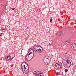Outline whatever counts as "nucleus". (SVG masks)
Here are the masks:
<instances>
[{
  "label": "nucleus",
  "instance_id": "23",
  "mask_svg": "<svg viewBox=\"0 0 76 76\" xmlns=\"http://www.w3.org/2000/svg\"><path fill=\"white\" fill-rule=\"evenodd\" d=\"M2 34H3L0 33V36H1V35H2Z\"/></svg>",
  "mask_w": 76,
  "mask_h": 76
},
{
  "label": "nucleus",
  "instance_id": "10",
  "mask_svg": "<svg viewBox=\"0 0 76 76\" xmlns=\"http://www.w3.org/2000/svg\"><path fill=\"white\" fill-rule=\"evenodd\" d=\"M67 60L65 59H64L63 60V63L64 64V65H66V63H67Z\"/></svg>",
  "mask_w": 76,
  "mask_h": 76
},
{
  "label": "nucleus",
  "instance_id": "15",
  "mask_svg": "<svg viewBox=\"0 0 76 76\" xmlns=\"http://www.w3.org/2000/svg\"><path fill=\"white\" fill-rule=\"evenodd\" d=\"M69 64H67V63H66V64H65L66 66V67H69Z\"/></svg>",
  "mask_w": 76,
  "mask_h": 76
},
{
  "label": "nucleus",
  "instance_id": "8",
  "mask_svg": "<svg viewBox=\"0 0 76 76\" xmlns=\"http://www.w3.org/2000/svg\"><path fill=\"white\" fill-rule=\"evenodd\" d=\"M71 47L72 49L74 51H76V44L75 43H73L72 44H71Z\"/></svg>",
  "mask_w": 76,
  "mask_h": 76
},
{
  "label": "nucleus",
  "instance_id": "9",
  "mask_svg": "<svg viewBox=\"0 0 76 76\" xmlns=\"http://www.w3.org/2000/svg\"><path fill=\"white\" fill-rule=\"evenodd\" d=\"M7 57L8 58V60L9 61L11 60H12V59H13L14 57H15V56H13V55H12V56H11L10 55L8 56Z\"/></svg>",
  "mask_w": 76,
  "mask_h": 76
},
{
  "label": "nucleus",
  "instance_id": "13",
  "mask_svg": "<svg viewBox=\"0 0 76 76\" xmlns=\"http://www.w3.org/2000/svg\"><path fill=\"white\" fill-rule=\"evenodd\" d=\"M8 58L7 56L4 58V60L6 61H9V60H8Z\"/></svg>",
  "mask_w": 76,
  "mask_h": 76
},
{
  "label": "nucleus",
  "instance_id": "19",
  "mask_svg": "<svg viewBox=\"0 0 76 76\" xmlns=\"http://www.w3.org/2000/svg\"><path fill=\"white\" fill-rule=\"evenodd\" d=\"M50 22H53V19H50Z\"/></svg>",
  "mask_w": 76,
  "mask_h": 76
},
{
  "label": "nucleus",
  "instance_id": "17",
  "mask_svg": "<svg viewBox=\"0 0 76 76\" xmlns=\"http://www.w3.org/2000/svg\"><path fill=\"white\" fill-rule=\"evenodd\" d=\"M4 31H6V29L3 28L1 29V31L2 32H4Z\"/></svg>",
  "mask_w": 76,
  "mask_h": 76
},
{
  "label": "nucleus",
  "instance_id": "20",
  "mask_svg": "<svg viewBox=\"0 0 76 76\" xmlns=\"http://www.w3.org/2000/svg\"><path fill=\"white\" fill-rule=\"evenodd\" d=\"M12 10H15L16 9L15 8H12L11 9Z\"/></svg>",
  "mask_w": 76,
  "mask_h": 76
},
{
  "label": "nucleus",
  "instance_id": "21",
  "mask_svg": "<svg viewBox=\"0 0 76 76\" xmlns=\"http://www.w3.org/2000/svg\"><path fill=\"white\" fill-rule=\"evenodd\" d=\"M74 64L72 63V64L70 65V66H73V65Z\"/></svg>",
  "mask_w": 76,
  "mask_h": 76
},
{
  "label": "nucleus",
  "instance_id": "3",
  "mask_svg": "<svg viewBox=\"0 0 76 76\" xmlns=\"http://www.w3.org/2000/svg\"><path fill=\"white\" fill-rule=\"evenodd\" d=\"M34 49L35 51L39 53V54L40 55H41V53L43 51V49L42 48V47L39 45H36L34 46Z\"/></svg>",
  "mask_w": 76,
  "mask_h": 76
},
{
  "label": "nucleus",
  "instance_id": "5",
  "mask_svg": "<svg viewBox=\"0 0 76 76\" xmlns=\"http://www.w3.org/2000/svg\"><path fill=\"white\" fill-rule=\"evenodd\" d=\"M55 66L57 67L58 69H60V68H62V67H63V65H62L61 63L58 62L56 64Z\"/></svg>",
  "mask_w": 76,
  "mask_h": 76
},
{
  "label": "nucleus",
  "instance_id": "12",
  "mask_svg": "<svg viewBox=\"0 0 76 76\" xmlns=\"http://www.w3.org/2000/svg\"><path fill=\"white\" fill-rule=\"evenodd\" d=\"M57 36H61L62 35V30H61L60 32L57 34Z\"/></svg>",
  "mask_w": 76,
  "mask_h": 76
},
{
  "label": "nucleus",
  "instance_id": "14",
  "mask_svg": "<svg viewBox=\"0 0 76 76\" xmlns=\"http://www.w3.org/2000/svg\"><path fill=\"white\" fill-rule=\"evenodd\" d=\"M67 64H70L71 62L70 61H69L68 60H67V62H66Z\"/></svg>",
  "mask_w": 76,
  "mask_h": 76
},
{
  "label": "nucleus",
  "instance_id": "22",
  "mask_svg": "<svg viewBox=\"0 0 76 76\" xmlns=\"http://www.w3.org/2000/svg\"><path fill=\"white\" fill-rule=\"evenodd\" d=\"M56 75H59V73H58V72H56Z\"/></svg>",
  "mask_w": 76,
  "mask_h": 76
},
{
  "label": "nucleus",
  "instance_id": "1",
  "mask_svg": "<svg viewBox=\"0 0 76 76\" xmlns=\"http://www.w3.org/2000/svg\"><path fill=\"white\" fill-rule=\"evenodd\" d=\"M34 56V50L32 48H30L28 51V53L25 56V59L26 60L29 61L31 60L33 58V57Z\"/></svg>",
  "mask_w": 76,
  "mask_h": 76
},
{
  "label": "nucleus",
  "instance_id": "2",
  "mask_svg": "<svg viewBox=\"0 0 76 76\" xmlns=\"http://www.w3.org/2000/svg\"><path fill=\"white\" fill-rule=\"evenodd\" d=\"M21 69L24 73H29V67L28 65L26 62H23L21 64Z\"/></svg>",
  "mask_w": 76,
  "mask_h": 76
},
{
  "label": "nucleus",
  "instance_id": "4",
  "mask_svg": "<svg viewBox=\"0 0 76 76\" xmlns=\"http://www.w3.org/2000/svg\"><path fill=\"white\" fill-rule=\"evenodd\" d=\"M44 61L45 64H48V63H49L50 61V58L48 56H45L44 58Z\"/></svg>",
  "mask_w": 76,
  "mask_h": 76
},
{
  "label": "nucleus",
  "instance_id": "6",
  "mask_svg": "<svg viewBox=\"0 0 76 76\" xmlns=\"http://www.w3.org/2000/svg\"><path fill=\"white\" fill-rule=\"evenodd\" d=\"M34 74L36 76H43V74L41 73L40 72H34Z\"/></svg>",
  "mask_w": 76,
  "mask_h": 76
},
{
  "label": "nucleus",
  "instance_id": "24",
  "mask_svg": "<svg viewBox=\"0 0 76 76\" xmlns=\"http://www.w3.org/2000/svg\"><path fill=\"white\" fill-rule=\"evenodd\" d=\"M49 45H51V44L49 43Z\"/></svg>",
  "mask_w": 76,
  "mask_h": 76
},
{
  "label": "nucleus",
  "instance_id": "11",
  "mask_svg": "<svg viewBox=\"0 0 76 76\" xmlns=\"http://www.w3.org/2000/svg\"><path fill=\"white\" fill-rule=\"evenodd\" d=\"M66 44H70L72 43V41L70 40H67L66 41Z\"/></svg>",
  "mask_w": 76,
  "mask_h": 76
},
{
  "label": "nucleus",
  "instance_id": "18",
  "mask_svg": "<svg viewBox=\"0 0 76 76\" xmlns=\"http://www.w3.org/2000/svg\"><path fill=\"white\" fill-rule=\"evenodd\" d=\"M65 72H67V71H68V69H65Z\"/></svg>",
  "mask_w": 76,
  "mask_h": 76
},
{
  "label": "nucleus",
  "instance_id": "16",
  "mask_svg": "<svg viewBox=\"0 0 76 76\" xmlns=\"http://www.w3.org/2000/svg\"><path fill=\"white\" fill-rule=\"evenodd\" d=\"M63 45H67V43L66 42H64V43H63Z\"/></svg>",
  "mask_w": 76,
  "mask_h": 76
},
{
  "label": "nucleus",
  "instance_id": "7",
  "mask_svg": "<svg viewBox=\"0 0 76 76\" xmlns=\"http://www.w3.org/2000/svg\"><path fill=\"white\" fill-rule=\"evenodd\" d=\"M65 57L66 59H70L72 58V56L69 53H66L65 55Z\"/></svg>",
  "mask_w": 76,
  "mask_h": 76
}]
</instances>
